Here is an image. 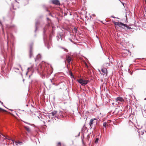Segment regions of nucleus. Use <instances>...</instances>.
I'll return each instance as SVG.
<instances>
[{
	"mask_svg": "<svg viewBox=\"0 0 146 146\" xmlns=\"http://www.w3.org/2000/svg\"><path fill=\"white\" fill-rule=\"evenodd\" d=\"M48 23L46 24L45 27L43 28V31L44 29H45V33H49V37L50 39H51L52 36H53L54 33V30L53 27L51 26L50 25V23L51 22V20L48 17L46 18Z\"/></svg>",
	"mask_w": 146,
	"mask_h": 146,
	"instance_id": "1",
	"label": "nucleus"
},
{
	"mask_svg": "<svg viewBox=\"0 0 146 146\" xmlns=\"http://www.w3.org/2000/svg\"><path fill=\"white\" fill-rule=\"evenodd\" d=\"M45 29H44V31L43 32V38L45 46H46L48 49H49L50 48V42L52 38L51 39L50 38L49 33H45L46 30Z\"/></svg>",
	"mask_w": 146,
	"mask_h": 146,
	"instance_id": "2",
	"label": "nucleus"
},
{
	"mask_svg": "<svg viewBox=\"0 0 146 146\" xmlns=\"http://www.w3.org/2000/svg\"><path fill=\"white\" fill-rule=\"evenodd\" d=\"M77 81L82 86H84L86 85L89 82L88 80H84L81 78L77 80Z\"/></svg>",
	"mask_w": 146,
	"mask_h": 146,
	"instance_id": "3",
	"label": "nucleus"
},
{
	"mask_svg": "<svg viewBox=\"0 0 146 146\" xmlns=\"http://www.w3.org/2000/svg\"><path fill=\"white\" fill-rule=\"evenodd\" d=\"M48 68L49 69V70L48 69L47 67H46V68H45V70H46V73L47 74L49 75H50L52 74V73L53 72V69L51 65L50 66L49 65Z\"/></svg>",
	"mask_w": 146,
	"mask_h": 146,
	"instance_id": "4",
	"label": "nucleus"
},
{
	"mask_svg": "<svg viewBox=\"0 0 146 146\" xmlns=\"http://www.w3.org/2000/svg\"><path fill=\"white\" fill-rule=\"evenodd\" d=\"M97 120L96 118L92 119L90 120L89 123L90 128V129L92 128V125L94 123H96V124L97 123Z\"/></svg>",
	"mask_w": 146,
	"mask_h": 146,
	"instance_id": "5",
	"label": "nucleus"
},
{
	"mask_svg": "<svg viewBox=\"0 0 146 146\" xmlns=\"http://www.w3.org/2000/svg\"><path fill=\"white\" fill-rule=\"evenodd\" d=\"M50 2L53 4L56 5H60V3L59 0H51Z\"/></svg>",
	"mask_w": 146,
	"mask_h": 146,
	"instance_id": "6",
	"label": "nucleus"
},
{
	"mask_svg": "<svg viewBox=\"0 0 146 146\" xmlns=\"http://www.w3.org/2000/svg\"><path fill=\"white\" fill-rule=\"evenodd\" d=\"M127 26V24H125L121 22H120L119 27L121 28L122 29H124L125 31H126Z\"/></svg>",
	"mask_w": 146,
	"mask_h": 146,
	"instance_id": "7",
	"label": "nucleus"
},
{
	"mask_svg": "<svg viewBox=\"0 0 146 146\" xmlns=\"http://www.w3.org/2000/svg\"><path fill=\"white\" fill-rule=\"evenodd\" d=\"M58 111H57L54 110L52 111L50 113V114L52 115V116L53 117V118H58L57 115V113Z\"/></svg>",
	"mask_w": 146,
	"mask_h": 146,
	"instance_id": "8",
	"label": "nucleus"
},
{
	"mask_svg": "<svg viewBox=\"0 0 146 146\" xmlns=\"http://www.w3.org/2000/svg\"><path fill=\"white\" fill-rule=\"evenodd\" d=\"M66 60L69 64H71V62L72 60V59L71 57L69 55L66 56Z\"/></svg>",
	"mask_w": 146,
	"mask_h": 146,
	"instance_id": "9",
	"label": "nucleus"
},
{
	"mask_svg": "<svg viewBox=\"0 0 146 146\" xmlns=\"http://www.w3.org/2000/svg\"><path fill=\"white\" fill-rule=\"evenodd\" d=\"M32 46L33 44H31L30 45V50H29V57L31 58L33 55L32 50Z\"/></svg>",
	"mask_w": 146,
	"mask_h": 146,
	"instance_id": "10",
	"label": "nucleus"
},
{
	"mask_svg": "<svg viewBox=\"0 0 146 146\" xmlns=\"http://www.w3.org/2000/svg\"><path fill=\"white\" fill-rule=\"evenodd\" d=\"M56 39L58 41H60L62 40V37L60 34H58L56 36Z\"/></svg>",
	"mask_w": 146,
	"mask_h": 146,
	"instance_id": "11",
	"label": "nucleus"
},
{
	"mask_svg": "<svg viewBox=\"0 0 146 146\" xmlns=\"http://www.w3.org/2000/svg\"><path fill=\"white\" fill-rule=\"evenodd\" d=\"M116 101L118 102V103H119V102H123L124 101L123 99L121 97H118L116 98Z\"/></svg>",
	"mask_w": 146,
	"mask_h": 146,
	"instance_id": "12",
	"label": "nucleus"
},
{
	"mask_svg": "<svg viewBox=\"0 0 146 146\" xmlns=\"http://www.w3.org/2000/svg\"><path fill=\"white\" fill-rule=\"evenodd\" d=\"M7 46H8V39H9V36H10L11 37V38H12L13 36V35L11 33H8V32L7 31Z\"/></svg>",
	"mask_w": 146,
	"mask_h": 146,
	"instance_id": "13",
	"label": "nucleus"
},
{
	"mask_svg": "<svg viewBox=\"0 0 146 146\" xmlns=\"http://www.w3.org/2000/svg\"><path fill=\"white\" fill-rule=\"evenodd\" d=\"M40 23L39 21L37 20L35 23V32H36L38 29L37 26L39 25Z\"/></svg>",
	"mask_w": 146,
	"mask_h": 146,
	"instance_id": "14",
	"label": "nucleus"
},
{
	"mask_svg": "<svg viewBox=\"0 0 146 146\" xmlns=\"http://www.w3.org/2000/svg\"><path fill=\"white\" fill-rule=\"evenodd\" d=\"M101 71L102 72L104 73L103 75L105 74H106V75L108 74L107 70L106 68H102L101 69Z\"/></svg>",
	"mask_w": 146,
	"mask_h": 146,
	"instance_id": "15",
	"label": "nucleus"
},
{
	"mask_svg": "<svg viewBox=\"0 0 146 146\" xmlns=\"http://www.w3.org/2000/svg\"><path fill=\"white\" fill-rule=\"evenodd\" d=\"M15 26L14 25H7V27L8 29H13L15 27Z\"/></svg>",
	"mask_w": 146,
	"mask_h": 146,
	"instance_id": "16",
	"label": "nucleus"
},
{
	"mask_svg": "<svg viewBox=\"0 0 146 146\" xmlns=\"http://www.w3.org/2000/svg\"><path fill=\"white\" fill-rule=\"evenodd\" d=\"M24 128L28 132H30L31 129L29 127L25 126L24 127Z\"/></svg>",
	"mask_w": 146,
	"mask_h": 146,
	"instance_id": "17",
	"label": "nucleus"
},
{
	"mask_svg": "<svg viewBox=\"0 0 146 146\" xmlns=\"http://www.w3.org/2000/svg\"><path fill=\"white\" fill-rule=\"evenodd\" d=\"M40 58L41 56L39 54H38L36 56V58H35V61H36L37 60H38Z\"/></svg>",
	"mask_w": 146,
	"mask_h": 146,
	"instance_id": "18",
	"label": "nucleus"
},
{
	"mask_svg": "<svg viewBox=\"0 0 146 146\" xmlns=\"http://www.w3.org/2000/svg\"><path fill=\"white\" fill-rule=\"evenodd\" d=\"M113 23L115 25V26L118 25L119 26V27L120 22H116L115 21H114V22H113Z\"/></svg>",
	"mask_w": 146,
	"mask_h": 146,
	"instance_id": "19",
	"label": "nucleus"
},
{
	"mask_svg": "<svg viewBox=\"0 0 146 146\" xmlns=\"http://www.w3.org/2000/svg\"><path fill=\"white\" fill-rule=\"evenodd\" d=\"M43 7L44 9L45 10L49 12V11H48V8L45 5H43L42 6Z\"/></svg>",
	"mask_w": 146,
	"mask_h": 146,
	"instance_id": "20",
	"label": "nucleus"
},
{
	"mask_svg": "<svg viewBox=\"0 0 146 146\" xmlns=\"http://www.w3.org/2000/svg\"><path fill=\"white\" fill-rule=\"evenodd\" d=\"M47 116L50 119H52L53 118V117L52 116V115L50 114V113H48V115H47Z\"/></svg>",
	"mask_w": 146,
	"mask_h": 146,
	"instance_id": "21",
	"label": "nucleus"
},
{
	"mask_svg": "<svg viewBox=\"0 0 146 146\" xmlns=\"http://www.w3.org/2000/svg\"><path fill=\"white\" fill-rule=\"evenodd\" d=\"M24 123H26L27 124H28L29 125H32L33 126H35V125L34 124H31L30 123H28L27 122H26L25 121H23Z\"/></svg>",
	"mask_w": 146,
	"mask_h": 146,
	"instance_id": "22",
	"label": "nucleus"
},
{
	"mask_svg": "<svg viewBox=\"0 0 146 146\" xmlns=\"http://www.w3.org/2000/svg\"><path fill=\"white\" fill-rule=\"evenodd\" d=\"M107 126V124L106 123V122H104L103 123V126L105 127V128H106Z\"/></svg>",
	"mask_w": 146,
	"mask_h": 146,
	"instance_id": "23",
	"label": "nucleus"
},
{
	"mask_svg": "<svg viewBox=\"0 0 146 146\" xmlns=\"http://www.w3.org/2000/svg\"><path fill=\"white\" fill-rule=\"evenodd\" d=\"M78 30L75 27H74V29L73 30V31L75 33H76L77 32Z\"/></svg>",
	"mask_w": 146,
	"mask_h": 146,
	"instance_id": "24",
	"label": "nucleus"
},
{
	"mask_svg": "<svg viewBox=\"0 0 146 146\" xmlns=\"http://www.w3.org/2000/svg\"><path fill=\"white\" fill-rule=\"evenodd\" d=\"M110 64L109 63H106L104 64L105 66L108 67L110 66Z\"/></svg>",
	"mask_w": 146,
	"mask_h": 146,
	"instance_id": "25",
	"label": "nucleus"
},
{
	"mask_svg": "<svg viewBox=\"0 0 146 146\" xmlns=\"http://www.w3.org/2000/svg\"><path fill=\"white\" fill-rule=\"evenodd\" d=\"M50 81H51V82L52 84H53V85H55V86H58V84H56L55 83H54V82H53V81H52V79H50Z\"/></svg>",
	"mask_w": 146,
	"mask_h": 146,
	"instance_id": "26",
	"label": "nucleus"
},
{
	"mask_svg": "<svg viewBox=\"0 0 146 146\" xmlns=\"http://www.w3.org/2000/svg\"><path fill=\"white\" fill-rule=\"evenodd\" d=\"M99 138H97L95 141V143H98V141H99Z\"/></svg>",
	"mask_w": 146,
	"mask_h": 146,
	"instance_id": "27",
	"label": "nucleus"
},
{
	"mask_svg": "<svg viewBox=\"0 0 146 146\" xmlns=\"http://www.w3.org/2000/svg\"><path fill=\"white\" fill-rule=\"evenodd\" d=\"M126 31L128 30V29H132L131 27H129L128 25H127V26L126 27Z\"/></svg>",
	"mask_w": 146,
	"mask_h": 146,
	"instance_id": "28",
	"label": "nucleus"
},
{
	"mask_svg": "<svg viewBox=\"0 0 146 146\" xmlns=\"http://www.w3.org/2000/svg\"><path fill=\"white\" fill-rule=\"evenodd\" d=\"M70 76H71V78H74V76H73V74L71 72H70Z\"/></svg>",
	"mask_w": 146,
	"mask_h": 146,
	"instance_id": "29",
	"label": "nucleus"
},
{
	"mask_svg": "<svg viewBox=\"0 0 146 146\" xmlns=\"http://www.w3.org/2000/svg\"><path fill=\"white\" fill-rule=\"evenodd\" d=\"M26 3V4H25L24 5V6L26 5L27 4L29 3V1L27 0H25L24 1Z\"/></svg>",
	"mask_w": 146,
	"mask_h": 146,
	"instance_id": "30",
	"label": "nucleus"
},
{
	"mask_svg": "<svg viewBox=\"0 0 146 146\" xmlns=\"http://www.w3.org/2000/svg\"><path fill=\"white\" fill-rule=\"evenodd\" d=\"M0 110L3 111L4 112H7V111L6 110H4V109H3L1 108H0Z\"/></svg>",
	"mask_w": 146,
	"mask_h": 146,
	"instance_id": "31",
	"label": "nucleus"
},
{
	"mask_svg": "<svg viewBox=\"0 0 146 146\" xmlns=\"http://www.w3.org/2000/svg\"><path fill=\"white\" fill-rule=\"evenodd\" d=\"M61 48L63 49H64V50L66 52H68V50L67 49H66L64 48L63 47H61Z\"/></svg>",
	"mask_w": 146,
	"mask_h": 146,
	"instance_id": "32",
	"label": "nucleus"
},
{
	"mask_svg": "<svg viewBox=\"0 0 146 146\" xmlns=\"http://www.w3.org/2000/svg\"><path fill=\"white\" fill-rule=\"evenodd\" d=\"M144 131H141V135H143L144 133ZM145 131V132H146V131Z\"/></svg>",
	"mask_w": 146,
	"mask_h": 146,
	"instance_id": "33",
	"label": "nucleus"
},
{
	"mask_svg": "<svg viewBox=\"0 0 146 146\" xmlns=\"http://www.w3.org/2000/svg\"><path fill=\"white\" fill-rule=\"evenodd\" d=\"M32 67H30V68H28L27 69V70H28V71L26 72V75H27L28 74V72H29V69H32Z\"/></svg>",
	"mask_w": 146,
	"mask_h": 146,
	"instance_id": "34",
	"label": "nucleus"
},
{
	"mask_svg": "<svg viewBox=\"0 0 146 146\" xmlns=\"http://www.w3.org/2000/svg\"><path fill=\"white\" fill-rule=\"evenodd\" d=\"M0 103H1V104L4 107H5V108H7V109H8V108H7V107H5L3 105V103L2 102H1V101H0Z\"/></svg>",
	"mask_w": 146,
	"mask_h": 146,
	"instance_id": "35",
	"label": "nucleus"
},
{
	"mask_svg": "<svg viewBox=\"0 0 146 146\" xmlns=\"http://www.w3.org/2000/svg\"><path fill=\"white\" fill-rule=\"evenodd\" d=\"M49 15L51 16V17H54V16L53 15H52V14L51 13H49Z\"/></svg>",
	"mask_w": 146,
	"mask_h": 146,
	"instance_id": "36",
	"label": "nucleus"
},
{
	"mask_svg": "<svg viewBox=\"0 0 146 146\" xmlns=\"http://www.w3.org/2000/svg\"><path fill=\"white\" fill-rule=\"evenodd\" d=\"M13 69L14 70L16 69V70H19V68H15V67H13Z\"/></svg>",
	"mask_w": 146,
	"mask_h": 146,
	"instance_id": "37",
	"label": "nucleus"
},
{
	"mask_svg": "<svg viewBox=\"0 0 146 146\" xmlns=\"http://www.w3.org/2000/svg\"><path fill=\"white\" fill-rule=\"evenodd\" d=\"M69 40H70V41L71 42H72V43H74V41L73 40H72V39H70V38H69Z\"/></svg>",
	"mask_w": 146,
	"mask_h": 146,
	"instance_id": "38",
	"label": "nucleus"
},
{
	"mask_svg": "<svg viewBox=\"0 0 146 146\" xmlns=\"http://www.w3.org/2000/svg\"><path fill=\"white\" fill-rule=\"evenodd\" d=\"M89 138L90 137L89 136V135H88L87 136V140H89Z\"/></svg>",
	"mask_w": 146,
	"mask_h": 146,
	"instance_id": "39",
	"label": "nucleus"
},
{
	"mask_svg": "<svg viewBox=\"0 0 146 146\" xmlns=\"http://www.w3.org/2000/svg\"><path fill=\"white\" fill-rule=\"evenodd\" d=\"M80 132H79V133H78V135H77V136H75V137H79V136H80Z\"/></svg>",
	"mask_w": 146,
	"mask_h": 146,
	"instance_id": "40",
	"label": "nucleus"
},
{
	"mask_svg": "<svg viewBox=\"0 0 146 146\" xmlns=\"http://www.w3.org/2000/svg\"><path fill=\"white\" fill-rule=\"evenodd\" d=\"M138 133H139V135H141V131H139L138 130Z\"/></svg>",
	"mask_w": 146,
	"mask_h": 146,
	"instance_id": "41",
	"label": "nucleus"
},
{
	"mask_svg": "<svg viewBox=\"0 0 146 146\" xmlns=\"http://www.w3.org/2000/svg\"><path fill=\"white\" fill-rule=\"evenodd\" d=\"M19 66L20 67V68H21V70H22V67H21V65L20 64H19Z\"/></svg>",
	"mask_w": 146,
	"mask_h": 146,
	"instance_id": "42",
	"label": "nucleus"
},
{
	"mask_svg": "<svg viewBox=\"0 0 146 146\" xmlns=\"http://www.w3.org/2000/svg\"><path fill=\"white\" fill-rule=\"evenodd\" d=\"M111 17L112 18H116V17H115L113 15H112Z\"/></svg>",
	"mask_w": 146,
	"mask_h": 146,
	"instance_id": "43",
	"label": "nucleus"
},
{
	"mask_svg": "<svg viewBox=\"0 0 146 146\" xmlns=\"http://www.w3.org/2000/svg\"><path fill=\"white\" fill-rule=\"evenodd\" d=\"M58 145H60L61 144V143L60 142H59L58 143Z\"/></svg>",
	"mask_w": 146,
	"mask_h": 146,
	"instance_id": "44",
	"label": "nucleus"
},
{
	"mask_svg": "<svg viewBox=\"0 0 146 146\" xmlns=\"http://www.w3.org/2000/svg\"><path fill=\"white\" fill-rule=\"evenodd\" d=\"M121 3H122V5L124 7V5L125 4L124 3H123V2H121Z\"/></svg>",
	"mask_w": 146,
	"mask_h": 146,
	"instance_id": "45",
	"label": "nucleus"
},
{
	"mask_svg": "<svg viewBox=\"0 0 146 146\" xmlns=\"http://www.w3.org/2000/svg\"><path fill=\"white\" fill-rule=\"evenodd\" d=\"M82 143H84V141H83V139H82Z\"/></svg>",
	"mask_w": 146,
	"mask_h": 146,
	"instance_id": "46",
	"label": "nucleus"
},
{
	"mask_svg": "<svg viewBox=\"0 0 146 146\" xmlns=\"http://www.w3.org/2000/svg\"><path fill=\"white\" fill-rule=\"evenodd\" d=\"M96 128V127H95L94 128H93V130H94Z\"/></svg>",
	"mask_w": 146,
	"mask_h": 146,
	"instance_id": "47",
	"label": "nucleus"
},
{
	"mask_svg": "<svg viewBox=\"0 0 146 146\" xmlns=\"http://www.w3.org/2000/svg\"><path fill=\"white\" fill-rule=\"evenodd\" d=\"M0 25H2V23L0 21Z\"/></svg>",
	"mask_w": 146,
	"mask_h": 146,
	"instance_id": "48",
	"label": "nucleus"
},
{
	"mask_svg": "<svg viewBox=\"0 0 146 146\" xmlns=\"http://www.w3.org/2000/svg\"><path fill=\"white\" fill-rule=\"evenodd\" d=\"M64 62H65V64H66V61L65 60H64Z\"/></svg>",
	"mask_w": 146,
	"mask_h": 146,
	"instance_id": "49",
	"label": "nucleus"
},
{
	"mask_svg": "<svg viewBox=\"0 0 146 146\" xmlns=\"http://www.w3.org/2000/svg\"><path fill=\"white\" fill-rule=\"evenodd\" d=\"M92 15L93 16H95V15L94 14H93Z\"/></svg>",
	"mask_w": 146,
	"mask_h": 146,
	"instance_id": "50",
	"label": "nucleus"
},
{
	"mask_svg": "<svg viewBox=\"0 0 146 146\" xmlns=\"http://www.w3.org/2000/svg\"><path fill=\"white\" fill-rule=\"evenodd\" d=\"M96 37L97 38H98V36L97 35H96Z\"/></svg>",
	"mask_w": 146,
	"mask_h": 146,
	"instance_id": "51",
	"label": "nucleus"
},
{
	"mask_svg": "<svg viewBox=\"0 0 146 146\" xmlns=\"http://www.w3.org/2000/svg\"><path fill=\"white\" fill-rule=\"evenodd\" d=\"M24 80H25V79H23V82H24Z\"/></svg>",
	"mask_w": 146,
	"mask_h": 146,
	"instance_id": "52",
	"label": "nucleus"
},
{
	"mask_svg": "<svg viewBox=\"0 0 146 146\" xmlns=\"http://www.w3.org/2000/svg\"><path fill=\"white\" fill-rule=\"evenodd\" d=\"M144 100H146V98H145Z\"/></svg>",
	"mask_w": 146,
	"mask_h": 146,
	"instance_id": "53",
	"label": "nucleus"
},
{
	"mask_svg": "<svg viewBox=\"0 0 146 146\" xmlns=\"http://www.w3.org/2000/svg\"><path fill=\"white\" fill-rule=\"evenodd\" d=\"M9 110H11V111H12V110H10V109H9Z\"/></svg>",
	"mask_w": 146,
	"mask_h": 146,
	"instance_id": "54",
	"label": "nucleus"
},
{
	"mask_svg": "<svg viewBox=\"0 0 146 146\" xmlns=\"http://www.w3.org/2000/svg\"><path fill=\"white\" fill-rule=\"evenodd\" d=\"M101 48H102V49H103V48H102V46H101Z\"/></svg>",
	"mask_w": 146,
	"mask_h": 146,
	"instance_id": "55",
	"label": "nucleus"
},
{
	"mask_svg": "<svg viewBox=\"0 0 146 146\" xmlns=\"http://www.w3.org/2000/svg\"><path fill=\"white\" fill-rule=\"evenodd\" d=\"M116 19H119V18H118V17H116V18H115Z\"/></svg>",
	"mask_w": 146,
	"mask_h": 146,
	"instance_id": "56",
	"label": "nucleus"
},
{
	"mask_svg": "<svg viewBox=\"0 0 146 146\" xmlns=\"http://www.w3.org/2000/svg\"><path fill=\"white\" fill-rule=\"evenodd\" d=\"M61 57L62 58V56H61Z\"/></svg>",
	"mask_w": 146,
	"mask_h": 146,
	"instance_id": "57",
	"label": "nucleus"
},
{
	"mask_svg": "<svg viewBox=\"0 0 146 146\" xmlns=\"http://www.w3.org/2000/svg\"><path fill=\"white\" fill-rule=\"evenodd\" d=\"M125 55H127V54H126Z\"/></svg>",
	"mask_w": 146,
	"mask_h": 146,
	"instance_id": "58",
	"label": "nucleus"
},
{
	"mask_svg": "<svg viewBox=\"0 0 146 146\" xmlns=\"http://www.w3.org/2000/svg\"><path fill=\"white\" fill-rule=\"evenodd\" d=\"M108 58L109 60V58Z\"/></svg>",
	"mask_w": 146,
	"mask_h": 146,
	"instance_id": "59",
	"label": "nucleus"
},
{
	"mask_svg": "<svg viewBox=\"0 0 146 146\" xmlns=\"http://www.w3.org/2000/svg\"><path fill=\"white\" fill-rule=\"evenodd\" d=\"M132 74V73H131V74Z\"/></svg>",
	"mask_w": 146,
	"mask_h": 146,
	"instance_id": "60",
	"label": "nucleus"
},
{
	"mask_svg": "<svg viewBox=\"0 0 146 146\" xmlns=\"http://www.w3.org/2000/svg\"><path fill=\"white\" fill-rule=\"evenodd\" d=\"M3 34H4V32H3Z\"/></svg>",
	"mask_w": 146,
	"mask_h": 146,
	"instance_id": "61",
	"label": "nucleus"
},
{
	"mask_svg": "<svg viewBox=\"0 0 146 146\" xmlns=\"http://www.w3.org/2000/svg\"><path fill=\"white\" fill-rule=\"evenodd\" d=\"M119 1H120V0H119Z\"/></svg>",
	"mask_w": 146,
	"mask_h": 146,
	"instance_id": "62",
	"label": "nucleus"
}]
</instances>
